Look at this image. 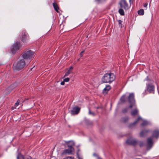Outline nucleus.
I'll return each mask as SVG.
<instances>
[{
    "label": "nucleus",
    "mask_w": 159,
    "mask_h": 159,
    "mask_svg": "<svg viewBox=\"0 0 159 159\" xmlns=\"http://www.w3.org/2000/svg\"><path fill=\"white\" fill-rule=\"evenodd\" d=\"M26 65L24 59L19 60L16 63H14L13 67L14 70H19L23 68Z\"/></svg>",
    "instance_id": "2"
},
{
    "label": "nucleus",
    "mask_w": 159,
    "mask_h": 159,
    "mask_svg": "<svg viewBox=\"0 0 159 159\" xmlns=\"http://www.w3.org/2000/svg\"><path fill=\"white\" fill-rule=\"evenodd\" d=\"M138 110L137 108H135V109L132 111L131 112V115L133 116H134L135 115L138 114Z\"/></svg>",
    "instance_id": "18"
},
{
    "label": "nucleus",
    "mask_w": 159,
    "mask_h": 159,
    "mask_svg": "<svg viewBox=\"0 0 159 159\" xmlns=\"http://www.w3.org/2000/svg\"><path fill=\"white\" fill-rule=\"evenodd\" d=\"M80 110V108L77 107L73 108L70 111V114L71 115H75L78 114Z\"/></svg>",
    "instance_id": "9"
},
{
    "label": "nucleus",
    "mask_w": 159,
    "mask_h": 159,
    "mask_svg": "<svg viewBox=\"0 0 159 159\" xmlns=\"http://www.w3.org/2000/svg\"><path fill=\"white\" fill-rule=\"evenodd\" d=\"M148 124V122L146 120H144L142 123L141 124V125L142 126H144L147 125Z\"/></svg>",
    "instance_id": "22"
},
{
    "label": "nucleus",
    "mask_w": 159,
    "mask_h": 159,
    "mask_svg": "<svg viewBox=\"0 0 159 159\" xmlns=\"http://www.w3.org/2000/svg\"><path fill=\"white\" fill-rule=\"evenodd\" d=\"M125 143L128 145H129V139H128L126 141Z\"/></svg>",
    "instance_id": "34"
},
{
    "label": "nucleus",
    "mask_w": 159,
    "mask_h": 159,
    "mask_svg": "<svg viewBox=\"0 0 159 159\" xmlns=\"http://www.w3.org/2000/svg\"><path fill=\"white\" fill-rule=\"evenodd\" d=\"M69 78H66L65 79H64V81L65 82H68L69 81Z\"/></svg>",
    "instance_id": "33"
},
{
    "label": "nucleus",
    "mask_w": 159,
    "mask_h": 159,
    "mask_svg": "<svg viewBox=\"0 0 159 159\" xmlns=\"http://www.w3.org/2000/svg\"><path fill=\"white\" fill-rule=\"evenodd\" d=\"M115 76L114 74L112 73L105 74L102 79V81L105 83H111L114 80Z\"/></svg>",
    "instance_id": "1"
},
{
    "label": "nucleus",
    "mask_w": 159,
    "mask_h": 159,
    "mask_svg": "<svg viewBox=\"0 0 159 159\" xmlns=\"http://www.w3.org/2000/svg\"><path fill=\"white\" fill-rule=\"evenodd\" d=\"M149 129H145L141 132L140 133V136L141 137H144L150 132Z\"/></svg>",
    "instance_id": "11"
},
{
    "label": "nucleus",
    "mask_w": 159,
    "mask_h": 159,
    "mask_svg": "<svg viewBox=\"0 0 159 159\" xmlns=\"http://www.w3.org/2000/svg\"><path fill=\"white\" fill-rule=\"evenodd\" d=\"M120 101L122 103H123L125 102V97L124 95L122 96L120 99Z\"/></svg>",
    "instance_id": "25"
},
{
    "label": "nucleus",
    "mask_w": 159,
    "mask_h": 159,
    "mask_svg": "<svg viewBox=\"0 0 159 159\" xmlns=\"http://www.w3.org/2000/svg\"><path fill=\"white\" fill-rule=\"evenodd\" d=\"M135 106V101L134 94L133 93H130V108Z\"/></svg>",
    "instance_id": "6"
},
{
    "label": "nucleus",
    "mask_w": 159,
    "mask_h": 159,
    "mask_svg": "<svg viewBox=\"0 0 159 159\" xmlns=\"http://www.w3.org/2000/svg\"><path fill=\"white\" fill-rule=\"evenodd\" d=\"M93 155L95 157H97V159H102L101 158H100L99 156L96 154L94 153L93 154Z\"/></svg>",
    "instance_id": "31"
},
{
    "label": "nucleus",
    "mask_w": 159,
    "mask_h": 159,
    "mask_svg": "<svg viewBox=\"0 0 159 159\" xmlns=\"http://www.w3.org/2000/svg\"><path fill=\"white\" fill-rule=\"evenodd\" d=\"M80 56L81 57L83 56L82 55V54H81V53H80Z\"/></svg>",
    "instance_id": "44"
},
{
    "label": "nucleus",
    "mask_w": 159,
    "mask_h": 159,
    "mask_svg": "<svg viewBox=\"0 0 159 159\" xmlns=\"http://www.w3.org/2000/svg\"><path fill=\"white\" fill-rule=\"evenodd\" d=\"M65 84V82L63 81H62L61 83V84L62 85H64Z\"/></svg>",
    "instance_id": "37"
},
{
    "label": "nucleus",
    "mask_w": 159,
    "mask_h": 159,
    "mask_svg": "<svg viewBox=\"0 0 159 159\" xmlns=\"http://www.w3.org/2000/svg\"><path fill=\"white\" fill-rule=\"evenodd\" d=\"M65 143L67 144L68 147L70 148H73V146L75 145V143L73 141H66Z\"/></svg>",
    "instance_id": "14"
},
{
    "label": "nucleus",
    "mask_w": 159,
    "mask_h": 159,
    "mask_svg": "<svg viewBox=\"0 0 159 159\" xmlns=\"http://www.w3.org/2000/svg\"><path fill=\"white\" fill-rule=\"evenodd\" d=\"M122 21L120 20H118V24L119 25V26L122 28Z\"/></svg>",
    "instance_id": "26"
},
{
    "label": "nucleus",
    "mask_w": 159,
    "mask_h": 159,
    "mask_svg": "<svg viewBox=\"0 0 159 159\" xmlns=\"http://www.w3.org/2000/svg\"><path fill=\"white\" fill-rule=\"evenodd\" d=\"M128 117H125L123 118V121L124 122H126L128 120Z\"/></svg>",
    "instance_id": "30"
},
{
    "label": "nucleus",
    "mask_w": 159,
    "mask_h": 159,
    "mask_svg": "<svg viewBox=\"0 0 159 159\" xmlns=\"http://www.w3.org/2000/svg\"><path fill=\"white\" fill-rule=\"evenodd\" d=\"M89 114L92 115L93 116H94V113L91 112L90 110L89 109Z\"/></svg>",
    "instance_id": "32"
},
{
    "label": "nucleus",
    "mask_w": 159,
    "mask_h": 159,
    "mask_svg": "<svg viewBox=\"0 0 159 159\" xmlns=\"http://www.w3.org/2000/svg\"><path fill=\"white\" fill-rule=\"evenodd\" d=\"M118 12L121 15L123 16L124 15V11L122 9H119Z\"/></svg>",
    "instance_id": "24"
},
{
    "label": "nucleus",
    "mask_w": 159,
    "mask_h": 159,
    "mask_svg": "<svg viewBox=\"0 0 159 159\" xmlns=\"http://www.w3.org/2000/svg\"><path fill=\"white\" fill-rule=\"evenodd\" d=\"M137 142L135 140L132 139L130 137V145L135 146L137 144Z\"/></svg>",
    "instance_id": "16"
},
{
    "label": "nucleus",
    "mask_w": 159,
    "mask_h": 159,
    "mask_svg": "<svg viewBox=\"0 0 159 159\" xmlns=\"http://www.w3.org/2000/svg\"><path fill=\"white\" fill-rule=\"evenodd\" d=\"M147 149L149 150L152 148L154 144V142L152 137H149L147 139Z\"/></svg>",
    "instance_id": "5"
},
{
    "label": "nucleus",
    "mask_w": 159,
    "mask_h": 159,
    "mask_svg": "<svg viewBox=\"0 0 159 159\" xmlns=\"http://www.w3.org/2000/svg\"><path fill=\"white\" fill-rule=\"evenodd\" d=\"M151 137H152V138H155L157 139L159 137V130H155L153 131L152 133V136Z\"/></svg>",
    "instance_id": "12"
},
{
    "label": "nucleus",
    "mask_w": 159,
    "mask_h": 159,
    "mask_svg": "<svg viewBox=\"0 0 159 159\" xmlns=\"http://www.w3.org/2000/svg\"><path fill=\"white\" fill-rule=\"evenodd\" d=\"M12 89H10V90H9V92H8V94L10 92H11V90H12Z\"/></svg>",
    "instance_id": "41"
},
{
    "label": "nucleus",
    "mask_w": 159,
    "mask_h": 159,
    "mask_svg": "<svg viewBox=\"0 0 159 159\" xmlns=\"http://www.w3.org/2000/svg\"><path fill=\"white\" fill-rule=\"evenodd\" d=\"M129 109V107H127L124 109L123 110V111H122L124 113H125L128 111Z\"/></svg>",
    "instance_id": "27"
},
{
    "label": "nucleus",
    "mask_w": 159,
    "mask_h": 159,
    "mask_svg": "<svg viewBox=\"0 0 159 159\" xmlns=\"http://www.w3.org/2000/svg\"><path fill=\"white\" fill-rule=\"evenodd\" d=\"M72 69H73V67H70L69 70H70Z\"/></svg>",
    "instance_id": "43"
},
{
    "label": "nucleus",
    "mask_w": 159,
    "mask_h": 159,
    "mask_svg": "<svg viewBox=\"0 0 159 159\" xmlns=\"http://www.w3.org/2000/svg\"><path fill=\"white\" fill-rule=\"evenodd\" d=\"M21 45L19 42H16L11 47V51L13 53H15L16 51L19 50Z\"/></svg>",
    "instance_id": "4"
},
{
    "label": "nucleus",
    "mask_w": 159,
    "mask_h": 159,
    "mask_svg": "<svg viewBox=\"0 0 159 159\" xmlns=\"http://www.w3.org/2000/svg\"><path fill=\"white\" fill-rule=\"evenodd\" d=\"M17 159H25L20 153H19L17 157Z\"/></svg>",
    "instance_id": "21"
},
{
    "label": "nucleus",
    "mask_w": 159,
    "mask_h": 159,
    "mask_svg": "<svg viewBox=\"0 0 159 159\" xmlns=\"http://www.w3.org/2000/svg\"><path fill=\"white\" fill-rule=\"evenodd\" d=\"M65 159H74L73 157H68L65 158Z\"/></svg>",
    "instance_id": "35"
},
{
    "label": "nucleus",
    "mask_w": 159,
    "mask_h": 159,
    "mask_svg": "<svg viewBox=\"0 0 159 159\" xmlns=\"http://www.w3.org/2000/svg\"><path fill=\"white\" fill-rule=\"evenodd\" d=\"M139 145L140 147H142L144 145V143L143 141H140L139 142Z\"/></svg>",
    "instance_id": "28"
},
{
    "label": "nucleus",
    "mask_w": 159,
    "mask_h": 159,
    "mask_svg": "<svg viewBox=\"0 0 159 159\" xmlns=\"http://www.w3.org/2000/svg\"><path fill=\"white\" fill-rule=\"evenodd\" d=\"M70 70H69L67 71L65 73V74L64 77H65L66 76H67L70 73Z\"/></svg>",
    "instance_id": "29"
},
{
    "label": "nucleus",
    "mask_w": 159,
    "mask_h": 159,
    "mask_svg": "<svg viewBox=\"0 0 159 159\" xmlns=\"http://www.w3.org/2000/svg\"><path fill=\"white\" fill-rule=\"evenodd\" d=\"M148 5V3H146L144 4L143 6L144 7H146Z\"/></svg>",
    "instance_id": "36"
},
{
    "label": "nucleus",
    "mask_w": 159,
    "mask_h": 159,
    "mask_svg": "<svg viewBox=\"0 0 159 159\" xmlns=\"http://www.w3.org/2000/svg\"><path fill=\"white\" fill-rule=\"evenodd\" d=\"M19 100H18L16 102V103L15 104V105L14 106L12 107L11 109L12 110L16 108L19 105Z\"/></svg>",
    "instance_id": "23"
},
{
    "label": "nucleus",
    "mask_w": 159,
    "mask_h": 159,
    "mask_svg": "<svg viewBox=\"0 0 159 159\" xmlns=\"http://www.w3.org/2000/svg\"><path fill=\"white\" fill-rule=\"evenodd\" d=\"M34 55V52L28 50L25 51L22 54V57L24 59H30L33 57Z\"/></svg>",
    "instance_id": "3"
},
{
    "label": "nucleus",
    "mask_w": 159,
    "mask_h": 159,
    "mask_svg": "<svg viewBox=\"0 0 159 159\" xmlns=\"http://www.w3.org/2000/svg\"><path fill=\"white\" fill-rule=\"evenodd\" d=\"M27 158L28 159H31V157H30V156H28V157H27Z\"/></svg>",
    "instance_id": "40"
},
{
    "label": "nucleus",
    "mask_w": 159,
    "mask_h": 159,
    "mask_svg": "<svg viewBox=\"0 0 159 159\" xmlns=\"http://www.w3.org/2000/svg\"><path fill=\"white\" fill-rule=\"evenodd\" d=\"M77 157L78 158V159H82V158L80 157L78 153H77Z\"/></svg>",
    "instance_id": "39"
},
{
    "label": "nucleus",
    "mask_w": 159,
    "mask_h": 159,
    "mask_svg": "<svg viewBox=\"0 0 159 159\" xmlns=\"http://www.w3.org/2000/svg\"><path fill=\"white\" fill-rule=\"evenodd\" d=\"M110 86L109 85H107L106 87L103 90V93H107L108 91L111 89Z\"/></svg>",
    "instance_id": "15"
},
{
    "label": "nucleus",
    "mask_w": 159,
    "mask_h": 159,
    "mask_svg": "<svg viewBox=\"0 0 159 159\" xmlns=\"http://www.w3.org/2000/svg\"><path fill=\"white\" fill-rule=\"evenodd\" d=\"M74 152V150L73 148H69L68 149H66L63 151L62 154H72L73 152Z\"/></svg>",
    "instance_id": "8"
},
{
    "label": "nucleus",
    "mask_w": 159,
    "mask_h": 159,
    "mask_svg": "<svg viewBox=\"0 0 159 159\" xmlns=\"http://www.w3.org/2000/svg\"><path fill=\"white\" fill-rule=\"evenodd\" d=\"M119 4L121 8H124L125 10L128 9V5L126 2L125 0H121V1L119 3Z\"/></svg>",
    "instance_id": "7"
},
{
    "label": "nucleus",
    "mask_w": 159,
    "mask_h": 159,
    "mask_svg": "<svg viewBox=\"0 0 159 159\" xmlns=\"http://www.w3.org/2000/svg\"><path fill=\"white\" fill-rule=\"evenodd\" d=\"M53 7H54V9L55 10V11L57 12H58V10L59 9V7L57 4L55 2H54L52 4Z\"/></svg>",
    "instance_id": "19"
},
{
    "label": "nucleus",
    "mask_w": 159,
    "mask_h": 159,
    "mask_svg": "<svg viewBox=\"0 0 159 159\" xmlns=\"http://www.w3.org/2000/svg\"><path fill=\"white\" fill-rule=\"evenodd\" d=\"M138 13L139 15H143L144 14V11L143 9H141L138 11Z\"/></svg>",
    "instance_id": "20"
},
{
    "label": "nucleus",
    "mask_w": 159,
    "mask_h": 159,
    "mask_svg": "<svg viewBox=\"0 0 159 159\" xmlns=\"http://www.w3.org/2000/svg\"><path fill=\"white\" fill-rule=\"evenodd\" d=\"M29 38L28 34L25 31H24L22 33V36L21 37V40L25 42Z\"/></svg>",
    "instance_id": "10"
},
{
    "label": "nucleus",
    "mask_w": 159,
    "mask_h": 159,
    "mask_svg": "<svg viewBox=\"0 0 159 159\" xmlns=\"http://www.w3.org/2000/svg\"><path fill=\"white\" fill-rule=\"evenodd\" d=\"M84 52V51H82L81 52V54H82Z\"/></svg>",
    "instance_id": "42"
},
{
    "label": "nucleus",
    "mask_w": 159,
    "mask_h": 159,
    "mask_svg": "<svg viewBox=\"0 0 159 159\" xmlns=\"http://www.w3.org/2000/svg\"><path fill=\"white\" fill-rule=\"evenodd\" d=\"M134 1V0H130V4H131V3H133Z\"/></svg>",
    "instance_id": "38"
},
{
    "label": "nucleus",
    "mask_w": 159,
    "mask_h": 159,
    "mask_svg": "<svg viewBox=\"0 0 159 159\" xmlns=\"http://www.w3.org/2000/svg\"><path fill=\"white\" fill-rule=\"evenodd\" d=\"M147 91L150 93H154V87L152 84H150L148 85Z\"/></svg>",
    "instance_id": "13"
},
{
    "label": "nucleus",
    "mask_w": 159,
    "mask_h": 159,
    "mask_svg": "<svg viewBox=\"0 0 159 159\" xmlns=\"http://www.w3.org/2000/svg\"><path fill=\"white\" fill-rule=\"evenodd\" d=\"M141 120H142V119L140 116L138 117V118L137 119L136 121H135L133 124H130V126H131L135 125L136 123H137L139 121Z\"/></svg>",
    "instance_id": "17"
}]
</instances>
